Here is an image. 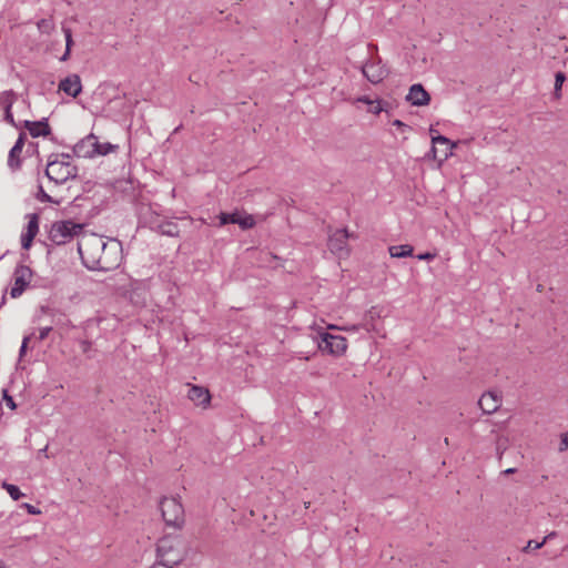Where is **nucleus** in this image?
Segmentation results:
<instances>
[{
    "instance_id": "f257e3e1",
    "label": "nucleus",
    "mask_w": 568,
    "mask_h": 568,
    "mask_svg": "<svg viewBox=\"0 0 568 568\" xmlns=\"http://www.w3.org/2000/svg\"><path fill=\"white\" fill-rule=\"evenodd\" d=\"M104 240L102 236L90 234L83 236L79 244L78 251L82 263L89 270L108 271L110 263L103 261L102 251L104 250Z\"/></svg>"
},
{
    "instance_id": "f03ea898",
    "label": "nucleus",
    "mask_w": 568,
    "mask_h": 568,
    "mask_svg": "<svg viewBox=\"0 0 568 568\" xmlns=\"http://www.w3.org/2000/svg\"><path fill=\"white\" fill-rule=\"evenodd\" d=\"M77 174L78 170L77 166L71 163L70 154L62 153L57 155L55 159H50L47 164L45 175L55 184H63L74 179Z\"/></svg>"
},
{
    "instance_id": "7ed1b4c3",
    "label": "nucleus",
    "mask_w": 568,
    "mask_h": 568,
    "mask_svg": "<svg viewBox=\"0 0 568 568\" xmlns=\"http://www.w3.org/2000/svg\"><path fill=\"white\" fill-rule=\"evenodd\" d=\"M318 349L333 356H342L347 349V341L344 336L333 335L324 331H318Z\"/></svg>"
},
{
    "instance_id": "20e7f679",
    "label": "nucleus",
    "mask_w": 568,
    "mask_h": 568,
    "mask_svg": "<svg viewBox=\"0 0 568 568\" xmlns=\"http://www.w3.org/2000/svg\"><path fill=\"white\" fill-rule=\"evenodd\" d=\"M162 517L168 526L180 527L184 521V509L175 497H165L160 503Z\"/></svg>"
},
{
    "instance_id": "39448f33",
    "label": "nucleus",
    "mask_w": 568,
    "mask_h": 568,
    "mask_svg": "<svg viewBox=\"0 0 568 568\" xmlns=\"http://www.w3.org/2000/svg\"><path fill=\"white\" fill-rule=\"evenodd\" d=\"M78 229L80 226L71 221L57 222L51 226L49 237L53 243L61 245L72 239Z\"/></svg>"
},
{
    "instance_id": "423d86ee",
    "label": "nucleus",
    "mask_w": 568,
    "mask_h": 568,
    "mask_svg": "<svg viewBox=\"0 0 568 568\" xmlns=\"http://www.w3.org/2000/svg\"><path fill=\"white\" fill-rule=\"evenodd\" d=\"M32 270L27 265H18L13 272V285L10 290L12 298L20 297L32 280Z\"/></svg>"
},
{
    "instance_id": "0eeeda50",
    "label": "nucleus",
    "mask_w": 568,
    "mask_h": 568,
    "mask_svg": "<svg viewBox=\"0 0 568 568\" xmlns=\"http://www.w3.org/2000/svg\"><path fill=\"white\" fill-rule=\"evenodd\" d=\"M349 234L346 229L336 230L328 237V248L337 257H345L349 254L347 240Z\"/></svg>"
},
{
    "instance_id": "6e6552de",
    "label": "nucleus",
    "mask_w": 568,
    "mask_h": 568,
    "mask_svg": "<svg viewBox=\"0 0 568 568\" xmlns=\"http://www.w3.org/2000/svg\"><path fill=\"white\" fill-rule=\"evenodd\" d=\"M363 75L373 84L381 83L388 74L381 59L367 61L361 67Z\"/></svg>"
},
{
    "instance_id": "1a4fd4ad",
    "label": "nucleus",
    "mask_w": 568,
    "mask_h": 568,
    "mask_svg": "<svg viewBox=\"0 0 568 568\" xmlns=\"http://www.w3.org/2000/svg\"><path fill=\"white\" fill-rule=\"evenodd\" d=\"M433 148L430 150L433 158L443 162L453 154V148L455 146L449 139L437 135L432 138Z\"/></svg>"
},
{
    "instance_id": "9d476101",
    "label": "nucleus",
    "mask_w": 568,
    "mask_h": 568,
    "mask_svg": "<svg viewBox=\"0 0 568 568\" xmlns=\"http://www.w3.org/2000/svg\"><path fill=\"white\" fill-rule=\"evenodd\" d=\"M219 219L220 225L232 223L240 225L242 230H248L255 225V220L253 215L241 212L221 213L219 215Z\"/></svg>"
},
{
    "instance_id": "9b49d317",
    "label": "nucleus",
    "mask_w": 568,
    "mask_h": 568,
    "mask_svg": "<svg viewBox=\"0 0 568 568\" xmlns=\"http://www.w3.org/2000/svg\"><path fill=\"white\" fill-rule=\"evenodd\" d=\"M97 148H99L98 138L89 134L73 146V153L78 158H93L97 155Z\"/></svg>"
},
{
    "instance_id": "f8f14e48",
    "label": "nucleus",
    "mask_w": 568,
    "mask_h": 568,
    "mask_svg": "<svg viewBox=\"0 0 568 568\" xmlns=\"http://www.w3.org/2000/svg\"><path fill=\"white\" fill-rule=\"evenodd\" d=\"M28 224L21 234V246L24 250H29L32 245L33 239L39 232V215L31 213L27 215Z\"/></svg>"
},
{
    "instance_id": "ddd939ff",
    "label": "nucleus",
    "mask_w": 568,
    "mask_h": 568,
    "mask_svg": "<svg viewBox=\"0 0 568 568\" xmlns=\"http://www.w3.org/2000/svg\"><path fill=\"white\" fill-rule=\"evenodd\" d=\"M501 404V396L496 390H488L484 393L478 400V406L483 413L488 415L497 412Z\"/></svg>"
},
{
    "instance_id": "4468645a",
    "label": "nucleus",
    "mask_w": 568,
    "mask_h": 568,
    "mask_svg": "<svg viewBox=\"0 0 568 568\" xmlns=\"http://www.w3.org/2000/svg\"><path fill=\"white\" fill-rule=\"evenodd\" d=\"M58 89L59 92H63L71 98H77L82 92L81 79L75 73L69 74L60 81Z\"/></svg>"
},
{
    "instance_id": "2eb2a0df",
    "label": "nucleus",
    "mask_w": 568,
    "mask_h": 568,
    "mask_svg": "<svg viewBox=\"0 0 568 568\" xmlns=\"http://www.w3.org/2000/svg\"><path fill=\"white\" fill-rule=\"evenodd\" d=\"M121 245L118 241H112L110 244L104 242V250L102 251L103 261H106L109 264L108 271L114 268L119 265L121 261L120 256Z\"/></svg>"
},
{
    "instance_id": "dca6fc26",
    "label": "nucleus",
    "mask_w": 568,
    "mask_h": 568,
    "mask_svg": "<svg viewBox=\"0 0 568 568\" xmlns=\"http://www.w3.org/2000/svg\"><path fill=\"white\" fill-rule=\"evenodd\" d=\"M407 101H409L413 105L424 106L427 105L430 101V97L428 92L424 89L422 84H413L409 89V92L406 97Z\"/></svg>"
},
{
    "instance_id": "f3484780",
    "label": "nucleus",
    "mask_w": 568,
    "mask_h": 568,
    "mask_svg": "<svg viewBox=\"0 0 568 568\" xmlns=\"http://www.w3.org/2000/svg\"><path fill=\"white\" fill-rule=\"evenodd\" d=\"M24 128L29 131L31 136L39 138V136H48L51 134V128L48 123V119L43 118L40 121H28L26 120L23 122Z\"/></svg>"
},
{
    "instance_id": "a211bd4d",
    "label": "nucleus",
    "mask_w": 568,
    "mask_h": 568,
    "mask_svg": "<svg viewBox=\"0 0 568 568\" xmlns=\"http://www.w3.org/2000/svg\"><path fill=\"white\" fill-rule=\"evenodd\" d=\"M187 398L195 405L205 407L209 405L211 396L206 388L202 386H191L187 392Z\"/></svg>"
},
{
    "instance_id": "6ab92c4d",
    "label": "nucleus",
    "mask_w": 568,
    "mask_h": 568,
    "mask_svg": "<svg viewBox=\"0 0 568 568\" xmlns=\"http://www.w3.org/2000/svg\"><path fill=\"white\" fill-rule=\"evenodd\" d=\"M24 138L26 135L21 133L16 141L14 145L11 148L8 156V165L11 169H18L20 166V154L22 152V149L24 146Z\"/></svg>"
},
{
    "instance_id": "aec40b11",
    "label": "nucleus",
    "mask_w": 568,
    "mask_h": 568,
    "mask_svg": "<svg viewBox=\"0 0 568 568\" xmlns=\"http://www.w3.org/2000/svg\"><path fill=\"white\" fill-rule=\"evenodd\" d=\"M388 251L392 257L400 258L412 256L414 250L412 245L404 244L389 246Z\"/></svg>"
},
{
    "instance_id": "412c9836",
    "label": "nucleus",
    "mask_w": 568,
    "mask_h": 568,
    "mask_svg": "<svg viewBox=\"0 0 568 568\" xmlns=\"http://www.w3.org/2000/svg\"><path fill=\"white\" fill-rule=\"evenodd\" d=\"M156 230L168 236H178L179 235V227L178 224L171 221L160 223L156 225Z\"/></svg>"
},
{
    "instance_id": "4be33fe9",
    "label": "nucleus",
    "mask_w": 568,
    "mask_h": 568,
    "mask_svg": "<svg viewBox=\"0 0 568 568\" xmlns=\"http://www.w3.org/2000/svg\"><path fill=\"white\" fill-rule=\"evenodd\" d=\"M1 487L9 494V496L13 499V500H19L21 497H23L24 495L20 491L19 487L13 485V484H9L7 481H3Z\"/></svg>"
},
{
    "instance_id": "5701e85b",
    "label": "nucleus",
    "mask_w": 568,
    "mask_h": 568,
    "mask_svg": "<svg viewBox=\"0 0 568 568\" xmlns=\"http://www.w3.org/2000/svg\"><path fill=\"white\" fill-rule=\"evenodd\" d=\"M37 27L41 33L49 34L54 29V22L52 19H41L37 22Z\"/></svg>"
},
{
    "instance_id": "b1692460",
    "label": "nucleus",
    "mask_w": 568,
    "mask_h": 568,
    "mask_svg": "<svg viewBox=\"0 0 568 568\" xmlns=\"http://www.w3.org/2000/svg\"><path fill=\"white\" fill-rule=\"evenodd\" d=\"M566 80V77L562 72H557L556 73V77H555V90H554V95L556 99H559L560 98V90H561V87H562V83L565 82Z\"/></svg>"
},
{
    "instance_id": "393cba45",
    "label": "nucleus",
    "mask_w": 568,
    "mask_h": 568,
    "mask_svg": "<svg viewBox=\"0 0 568 568\" xmlns=\"http://www.w3.org/2000/svg\"><path fill=\"white\" fill-rule=\"evenodd\" d=\"M116 145H113L109 142L106 143H99V148H97V155H106L110 152H112Z\"/></svg>"
},
{
    "instance_id": "a878e982",
    "label": "nucleus",
    "mask_w": 568,
    "mask_h": 568,
    "mask_svg": "<svg viewBox=\"0 0 568 568\" xmlns=\"http://www.w3.org/2000/svg\"><path fill=\"white\" fill-rule=\"evenodd\" d=\"M33 333L27 335L23 337L22 339V343H21V346H20V349H19V359L21 361L23 358V356L26 355L27 353V348H28V345L31 341V338L33 337Z\"/></svg>"
},
{
    "instance_id": "bb28decb",
    "label": "nucleus",
    "mask_w": 568,
    "mask_h": 568,
    "mask_svg": "<svg viewBox=\"0 0 568 568\" xmlns=\"http://www.w3.org/2000/svg\"><path fill=\"white\" fill-rule=\"evenodd\" d=\"M2 398L6 403V405L11 410H14L17 408L16 402H14L13 397L9 395L8 389H2Z\"/></svg>"
},
{
    "instance_id": "cd10ccee",
    "label": "nucleus",
    "mask_w": 568,
    "mask_h": 568,
    "mask_svg": "<svg viewBox=\"0 0 568 568\" xmlns=\"http://www.w3.org/2000/svg\"><path fill=\"white\" fill-rule=\"evenodd\" d=\"M62 31H63L64 37H65V49L71 50V48L73 45V39H72L71 29L63 27Z\"/></svg>"
},
{
    "instance_id": "c85d7f7f",
    "label": "nucleus",
    "mask_w": 568,
    "mask_h": 568,
    "mask_svg": "<svg viewBox=\"0 0 568 568\" xmlns=\"http://www.w3.org/2000/svg\"><path fill=\"white\" fill-rule=\"evenodd\" d=\"M382 111H383V108L381 105V101L379 100L372 101V103L368 108V112H372L374 114H379Z\"/></svg>"
},
{
    "instance_id": "c756f323",
    "label": "nucleus",
    "mask_w": 568,
    "mask_h": 568,
    "mask_svg": "<svg viewBox=\"0 0 568 568\" xmlns=\"http://www.w3.org/2000/svg\"><path fill=\"white\" fill-rule=\"evenodd\" d=\"M51 331H52L51 326L41 327L39 329L38 339L39 341H44L48 337V335L50 334Z\"/></svg>"
},
{
    "instance_id": "7c9ffc66",
    "label": "nucleus",
    "mask_w": 568,
    "mask_h": 568,
    "mask_svg": "<svg viewBox=\"0 0 568 568\" xmlns=\"http://www.w3.org/2000/svg\"><path fill=\"white\" fill-rule=\"evenodd\" d=\"M568 449V433H565L560 436L559 452H565Z\"/></svg>"
},
{
    "instance_id": "2f4dec72",
    "label": "nucleus",
    "mask_w": 568,
    "mask_h": 568,
    "mask_svg": "<svg viewBox=\"0 0 568 568\" xmlns=\"http://www.w3.org/2000/svg\"><path fill=\"white\" fill-rule=\"evenodd\" d=\"M545 545V540H541V541H535V540H529L525 550H528V549H540L542 546Z\"/></svg>"
},
{
    "instance_id": "473e14b6",
    "label": "nucleus",
    "mask_w": 568,
    "mask_h": 568,
    "mask_svg": "<svg viewBox=\"0 0 568 568\" xmlns=\"http://www.w3.org/2000/svg\"><path fill=\"white\" fill-rule=\"evenodd\" d=\"M435 256L436 255L434 253L426 252V253L418 254L417 258L420 261H430V260H434Z\"/></svg>"
},
{
    "instance_id": "72a5a7b5",
    "label": "nucleus",
    "mask_w": 568,
    "mask_h": 568,
    "mask_svg": "<svg viewBox=\"0 0 568 568\" xmlns=\"http://www.w3.org/2000/svg\"><path fill=\"white\" fill-rule=\"evenodd\" d=\"M23 507L27 509V511L30 515H38V514H40V510L37 507H34L33 505H31V504H23Z\"/></svg>"
},
{
    "instance_id": "f704fd0d",
    "label": "nucleus",
    "mask_w": 568,
    "mask_h": 568,
    "mask_svg": "<svg viewBox=\"0 0 568 568\" xmlns=\"http://www.w3.org/2000/svg\"><path fill=\"white\" fill-rule=\"evenodd\" d=\"M11 104H9L7 108H6V120L11 123V124H14V121H13V115L11 113Z\"/></svg>"
},
{
    "instance_id": "c9c22d12",
    "label": "nucleus",
    "mask_w": 568,
    "mask_h": 568,
    "mask_svg": "<svg viewBox=\"0 0 568 568\" xmlns=\"http://www.w3.org/2000/svg\"><path fill=\"white\" fill-rule=\"evenodd\" d=\"M372 101L373 100H371L368 97H365V95L358 97L356 99V102H362V103H365V104H368V105H371Z\"/></svg>"
},
{
    "instance_id": "e433bc0d",
    "label": "nucleus",
    "mask_w": 568,
    "mask_h": 568,
    "mask_svg": "<svg viewBox=\"0 0 568 568\" xmlns=\"http://www.w3.org/2000/svg\"><path fill=\"white\" fill-rule=\"evenodd\" d=\"M40 194H41V201L43 202H51V197L42 190L40 189Z\"/></svg>"
},
{
    "instance_id": "4c0bfd02",
    "label": "nucleus",
    "mask_w": 568,
    "mask_h": 568,
    "mask_svg": "<svg viewBox=\"0 0 568 568\" xmlns=\"http://www.w3.org/2000/svg\"><path fill=\"white\" fill-rule=\"evenodd\" d=\"M70 53H71V50L65 49L63 55L60 58V61H62V62L67 61L70 57Z\"/></svg>"
},
{
    "instance_id": "58836bf2",
    "label": "nucleus",
    "mask_w": 568,
    "mask_h": 568,
    "mask_svg": "<svg viewBox=\"0 0 568 568\" xmlns=\"http://www.w3.org/2000/svg\"><path fill=\"white\" fill-rule=\"evenodd\" d=\"M151 568H172L165 564H154Z\"/></svg>"
},
{
    "instance_id": "ea45409f",
    "label": "nucleus",
    "mask_w": 568,
    "mask_h": 568,
    "mask_svg": "<svg viewBox=\"0 0 568 568\" xmlns=\"http://www.w3.org/2000/svg\"><path fill=\"white\" fill-rule=\"evenodd\" d=\"M555 536H556V532L552 531V532L548 534L547 536H545V538L542 540H545V544H546L549 539L554 538Z\"/></svg>"
},
{
    "instance_id": "a19ab883",
    "label": "nucleus",
    "mask_w": 568,
    "mask_h": 568,
    "mask_svg": "<svg viewBox=\"0 0 568 568\" xmlns=\"http://www.w3.org/2000/svg\"><path fill=\"white\" fill-rule=\"evenodd\" d=\"M393 125L398 126V128L406 126L400 120H394Z\"/></svg>"
},
{
    "instance_id": "79ce46f5",
    "label": "nucleus",
    "mask_w": 568,
    "mask_h": 568,
    "mask_svg": "<svg viewBox=\"0 0 568 568\" xmlns=\"http://www.w3.org/2000/svg\"><path fill=\"white\" fill-rule=\"evenodd\" d=\"M47 450H48V446H45L44 448L40 449V450H39V453H38V454H39V456H40V455H44L45 457H48V455H47Z\"/></svg>"
},
{
    "instance_id": "37998d69",
    "label": "nucleus",
    "mask_w": 568,
    "mask_h": 568,
    "mask_svg": "<svg viewBox=\"0 0 568 568\" xmlns=\"http://www.w3.org/2000/svg\"><path fill=\"white\" fill-rule=\"evenodd\" d=\"M342 329L347 331V332L348 331H357V326L354 325V326H351V327H343Z\"/></svg>"
},
{
    "instance_id": "c03bdc74",
    "label": "nucleus",
    "mask_w": 568,
    "mask_h": 568,
    "mask_svg": "<svg viewBox=\"0 0 568 568\" xmlns=\"http://www.w3.org/2000/svg\"><path fill=\"white\" fill-rule=\"evenodd\" d=\"M515 471H516V469H515V468H508V469H506V470L504 471V474L509 475V474H514Z\"/></svg>"
},
{
    "instance_id": "a18cd8bd",
    "label": "nucleus",
    "mask_w": 568,
    "mask_h": 568,
    "mask_svg": "<svg viewBox=\"0 0 568 568\" xmlns=\"http://www.w3.org/2000/svg\"><path fill=\"white\" fill-rule=\"evenodd\" d=\"M328 328L335 329V328H337V326H335V325H328Z\"/></svg>"
},
{
    "instance_id": "49530a36",
    "label": "nucleus",
    "mask_w": 568,
    "mask_h": 568,
    "mask_svg": "<svg viewBox=\"0 0 568 568\" xmlns=\"http://www.w3.org/2000/svg\"><path fill=\"white\" fill-rule=\"evenodd\" d=\"M0 568H3L2 564L0 562Z\"/></svg>"
}]
</instances>
